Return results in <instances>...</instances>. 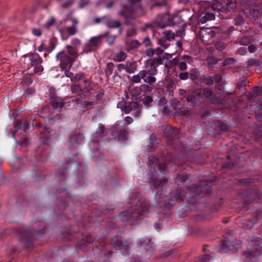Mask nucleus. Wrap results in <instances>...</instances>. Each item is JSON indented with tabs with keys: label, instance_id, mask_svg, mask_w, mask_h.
I'll use <instances>...</instances> for the list:
<instances>
[{
	"label": "nucleus",
	"instance_id": "nucleus-1",
	"mask_svg": "<svg viewBox=\"0 0 262 262\" xmlns=\"http://www.w3.org/2000/svg\"><path fill=\"white\" fill-rule=\"evenodd\" d=\"M65 48L67 50V52L64 50L60 51L56 54L55 58L59 62L61 69H70L79 54L72 46L67 45Z\"/></svg>",
	"mask_w": 262,
	"mask_h": 262
},
{
	"label": "nucleus",
	"instance_id": "nucleus-2",
	"mask_svg": "<svg viewBox=\"0 0 262 262\" xmlns=\"http://www.w3.org/2000/svg\"><path fill=\"white\" fill-rule=\"evenodd\" d=\"M137 210L136 212H129L124 211L120 214V218L123 221H128L131 219L140 218L142 216H147L148 214V208L145 203H140L137 206Z\"/></svg>",
	"mask_w": 262,
	"mask_h": 262
},
{
	"label": "nucleus",
	"instance_id": "nucleus-3",
	"mask_svg": "<svg viewBox=\"0 0 262 262\" xmlns=\"http://www.w3.org/2000/svg\"><path fill=\"white\" fill-rule=\"evenodd\" d=\"M107 36L105 32L96 36L92 37L83 46V49L80 54H88L96 50L102 44V38Z\"/></svg>",
	"mask_w": 262,
	"mask_h": 262
},
{
	"label": "nucleus",
	"instance_id": "nucleus-4",
	"mask_svg": "<svg viewBox=\"0 0 262 262\" xmlns=\"http://www.w3.org/2000/svg\"><path fill=\"white\" fill-rule=\"evenodd\" d=\"M163 59L161 57L150 58L144 62V68L143 70L148 73L156 75L158 73L157 67L163 63Z\"/></svg>",
	"mask_w": 262,
	"mask_h": 262
},
{
	"label": "nucleus",
	"instance_id": "nucleus-5",
	"mask_svg": "<svg viewBox=\"0 0 262 262\" xmlns=\"http://www.w3.org/2000/svg\"><path fill=\"white\" fill-rule=\"evenodd\" d=\"M219 33L217 29H204L200 32V37L206 44L211 43L213 41V38Z\"/></svg>",
	"mask_w": 262,
	"mask_h": 262
},
{
	"label": "nucleus",
	"instance_id": "nucleus-6",
	"mask_svg": "<svg viewBox=\"0 0 262 262\" xmlns=\"http://www.w3.org/2000/svg\"><path fill=\"white\" fill-rule=\"evenodd\" d=\"M262 252V248L259 245H256L252 248L251 251H246L244 255L246 258L247 262H256L257 256Z\"/></svg>",
	"mask_w": 262,
	"mask_h": 262
},
{
	"label": "nucleus",
	"instance_id": "nucleus-7",
	"mask_svg": "<svg viewBox=\"0 0 262 262\" xmlns=\"http://www.w3.org/2000/svg\"><path fill=\"white\" fill-rule=\"evenodd\" d=\"M120 9L121 10L119 12V15L122 16L126 19V23L127 25H128L129 23V21L130 19H134L136 17L135 15L134 11H133L126 6L121 5Z\"/></svg>",
	"mask_w": 262,
	"mask_h": 262
},
{
	"label": "nucleus",
	"instance_id": "nucleus-8",
	"mask_svg": "<svg viewBox=\"0 0 262 262\" xmlns=\"http://www.w3.org/2000/svg\"><path fill=\"white\" fill-rule=\"evenodd\" d=\"M119 72L124 70L127 73H133L137 70L136 65L133 61H127L124 64H119L117 66Z\"/></svg>",
	"mask_w": 262,
	"mask_h": 262
},
{
	"label": "nucleus",
	"instance_id": "nucleus-9",
	"mask_svg": "<svg viewBox=\"0 0 262 262\" xmlns=\"http://www.w3.org/2000/svg\"><path fill=\"white\" fill-rule=\"evenodd\" d=\"M50 103L54 110L61 111L66 102L62 98L54 95L50 98Z\"/></svg>",
	"mask_w": 262,
	"mask_h": 262
},
{
	"label": "nucleus",
	"instance_id": "nucleus-10",
	"mask_svg": "<svg viewBox=\"0 0 262 262\" xmlns=\"http://www.w3.org/2000/svg\"><path fill=\"white\" fill-rule=\"evenodd\" d=\"M236 6V4L234 0H227L225 5H217V8L213 7V9L217 11L227 12L230 11L231 9H234Z\"/></svg>",
	"mask_w": 262,
	"mask_h": 262
},
{
	"label": "nucleus",
	"instance_id": "nucleus-11",
	"mask_svg": "<svg viewBox=\"0 0 262 262\" xmlns=\"http://www.w3.org/2000/svg\"><path fill=\"white\" fill-rule=\"evenodd\" d=\"M241 242L238 241L237 242L233 243L229 238H226L222 243V248H229L230 250L236 251L241 246Z\"/></svg>",
	"mask_w": 262,
	"mask_h": 262
},
{
	"label": "nucleus",
	"instance_id": "nucleus-12",
	"mask_svg": "<svg viewBox=\"0 0 262 262\" xmlns=\"http://www.w3.org/2000/svg\"><path fill=\"white\" fill-rule=\"evenodd\" d=\"M83 84L87 85L89 84V82L88 81L84 80L82 83L80 84H74L72 85L71 87L72 93L73 94H78L81 96V93H84L86 91L88 90V88L86 89H85V88H82Z\"/></svg>",
	"mask_w": 262,
	"mask_h": 262
},
{
	"label": "nucleus",
	"instance_id": "nucleus-13",
	"mask_svg": "<svg viewBox=\"0 0 262 262\" xmlns=\"http://www.w3.org/2000/svg\"><path fill=\"white\" fill-rule=\"evenodd\" d=\"M141 72L143 76V81L145 83L151 85L156 81V75L144 70H141Z\"/></svg>",
	"mask_w": 262,
	"mask_h": 262
},
{
	"label": "nucleus",
	"instance_id": "nucleus-14",
	"mask_svg": "<svg viewBox=\"0 0 262 262\" xmlns=\"http://www.w3.org/2000/svg\"><path fill=\"white\" fill-rule=\"evenodd\" d=\"M127 50H135L140 46L139 42L137 40H126L125 41Z\"/></svg>",
	"mask_w": 262,
	"mask_h": 262
},
{
	"label": "nucleus",
	"instance_id": "nucleus-15",
	"mask_svg": "<svg viewBox=\"0 0 262 262\" xmlns=\"http://www.w3.org/2000/svg\"><path fill=\"white\" fill-rule=\"evenodd\" d=\"M252 11L246 12L249 17L252 20H255L260 16L259 9L257 7H252Z\"/></svg>",
	"mask_w": 262,
	"mask_h": 262
},
{
	"label": "nucleus",
	"instance_id": "nucleus-16",
	"mask_svg": "<svg viewBox=\"0 0 262 262\" xmlns=\"http://www.w3.org/2000/svg\"><path fill=\"white\" fill-rule=\"evenodd\" d=\"M127 57V54L124 52L121 51L118 53H116L113 59L116 62H121L124 61Z\"/></svg>",
	"mask_w": 262,
	"mask_h": 262
},
{
	"label": "nucleus",
	"instance_id": "nucleus-17",
	"mask_svg": "<svg viewBox=\"0 0 262 262\" xmlns=\"http://www.w3.org/2000/svg\"><path fill=\"white\" fill-rule=\"evenodd\" d=\"M64 30L67 31L69 35H74L77 32V26L73 25L71 26H67L64 27Z\"/></svg>",
	"mask_w": 262,
	"mask_h": 262
},
{
	"label": "nucleus",
	"instance_id": "nucleus-18",
	"mask_svg": "<svg viewBox=\"0 0 262 262\" xmlns=\"http://www.w3.org/2000/svg\"><path fill=\"white\" fill-rule=\"evenodd\" d=\"M241 226L246 229H251L254 224V223L251 220H244Z\"/></svg>",
	"mask_w": 262,
	"mask_h": 262
},
{
	"label": "nucleus",
	"instance_id": "nucleus-19",
	"mask_svg": "<svg viewBox=\"0 0 262 262\" xmlns=\"http://www.w3.org/2000/svg\"><path fill=\"white\" fill-rule=\"evenodd\" d=\"M162 34L164 38L169 41L173 39L175 36V34L170 31H165Z\"/></svg>",
	"mask_w": 262,
	"mask_h": 262
},
{
	"label": "nucleus",
	"instance_id": "nucleus-20",
	"mask_svg": "<svg viewBox=\"0 0 262 262\" xmlns=\"http://www.w3.org/2000/svg\"><path fill=\"white\" fill-rule=\"evenodd\" d=\"M106 26L110 28H117L121 26V24L118 20H109L106 23Z\"/></svg>",
	"mask_w": 262,
	"mask_h": 262
},
{
	"label": "nucleus",
	"instance_id": "nucleus-21",
	"mask_svg": "<svg viewBox=\"0 0 262 262\" xmlns=\"http://www.w3.org/2000/svg\"><path fill=\"white\" fill-rule=\"evenodd\" d=\"M141 79L143 80V76L141 71H140L137 75L133 76L132 81L134 83H140Z\"/></svg>",
	"mask_w": 262,
	"mask_h": 262
},
{
	"label": "nucleus",
	"instance_id": "nucleus-22",
	"mask_svg": "<svg viewBox=\"0 0 262 262\" xmlns=\"http://www.w3.org/2000/svg\"><path fill=\"white\" fill-rule=\"evenodd\" d=\"M114 68V64L112 62H108L106 66L105 73L107 76H110L112 73Z\"/></svg>",
	"mask_w": 262,
	"mask_h": 262
},
{
	"label": "nucleus",
	"instance_id": "nucleus-23",
	"mask_svg": "<svg viewBox=\"0 0 262 262\" xmlns=\"http://www.w3.org/2000/svg\"><path fill=\"white\" fill-rule=\"evenodd\" d=\"M186 100L189 105L192 106H194L200 102L196 100L195 96L194 95L188 96L187 97Z\"/></svg>",
	"mask_w": 262,
	"mask_h": 262
},
{
	"label": "nucleus",
	"instance_id": "nucleus-24",
	"mask_svg": "<svg viewBox=\"0 0 262 262\" xmlns=\"http://www.w3.org/2000/svg\"><path fill=\"white\" fill-rule=\"evenodd\" d=\"M68 20H70L72 24V25L77 26V25L78 24V19L73 17L72 14H69L67 15L66 18L63 20V21L65 23Z\"/></svg>",
	"mask_w": 262,
	"mask_h": 262
},
{
	"label": "nucleus",
	"instance_id": "nucleus-25",
	"mask_svg": "<svg viewBox=\"0 0 262 262\" xmlns=\"http://www.w3.org/2000/svg\"><path fill=\"white\" fill-rule=\"evenodd\" d=\"M117 107L121 109L125 113L128 114L129 113V110L127 108V104L123 101H120L117 104Z\"/></svg>",
	"mask_w": 262,
	"mask_h": 262
},
{
	"label": "nucleus",
	"instance_id": "nucleus-26",
	"mask_svg": "<svg viewBox=\"0 0 262 262\" xmlns=\"http://www.w3.org/2000/svg\"><path fill=\"white\" fill-rule=\"evenodd\" d=\"M139 107V104L137 102H132L127 104V108L129 110V112L138 109Z\"/></svg>",
	"mask_w": 262,
	"mask_h": 262
},
{
	"label": "nucleus",
	"instance_id": "nucleus-27",
	"mask_svg": "<svg viewBox=\"0 0 262 262\" xmlns=\"http://www.w3.org/2000/svg\"><path fill=\"white\" fill-rule=\"evenodd\" d=\"M203 94L206 97L211 98L213 96V92L210 88H207L204 89Z\"/></svg>",
	"mask_w": 262,
	"mask_h": 262
},
{
	"label": "nucleus",
	"instance_id": "nucleus-28",
	"mask_svg": "<svg viewBox=\"0 0 262 262\" xmlns=\"http://www.w3.org/2000/svg\"><path fill=\"white\" fill-rule=\"evenodd\" d=\"M106 32L107 33V36L105 37H106V42L110 45H112L116 40V36L110 35H109L108 32Z\"/></svg>",
	"mask_w": 262,
	"mask_h": 262
},
{
	"label": "nucleus",
	"instance_id": "nucleus-29",
	"mask_svg": "<svg viewBox=\"0 0 262 262\" xmlns=\"http://www.w3.org/2000/svg\"><path fill=\"white\" fill-rule=\"evenodd\" d=\"M83 78V74L81 73L76 74L75 76H73L72 78L71 81L74 82H77Z\"/></svg>",
	"mask_w": 262,
	"mask_h": 262
},
{
	"label": "nucleus",
	"instance_id": "nucleus-30",
	"mask_svg": "<svg viewBox=\"0 0 262 262\" xmlns=\"http://www.w3.org/2000/svg\"><path fill=\"white\" fill-rule=\"evenodd\" d=\"M248 64L258 67L261 64V62L258 59H251L248 61Z\"/></svg>",
	"mask_w": 262,
	"mask_h": 262
},
{
	"label": "nucleus",
	"instance_id": "nucleus-31",
	"mask_svg": "<svg viewBox=\"0 0 262 262\" xmlns=\"http://www.w3.org/2000/svg\"><path fill=\"white\" fill-rule=\"evenodd\" d=\"M225 43L222 41H218L215 44V47L219 51H222L225 48Z\"/></svg>",
	"mask_w": 262,
	"mask_h": 262
},
{
	"label": "nucleus",
	"instance_id": "nucleus-32",
	"mask_svg": "<svg viewBox=\"0 0 262 262\" xmlns=\"http://www.w3.org/2000/svg\"><path fill=\"white\" fill-rule=\"evenodd\" d=\"M31 63L33 66H35L39 64L41 62L40 58L38 56H33L31 59Z\"/></svg>",
	"mask_w": 262,
	"mask_h": 262
},
{
	"label": "nucleus",
	"instance_id": "nucleus-33",
	"mask_svg": "<svg viewBox=\"0 0 262 262\" xmlns=\"http://www.w3.org/2000/svg\"><path fill=\"white\" fill-rule=\"evenodd\" d=\"M137 34L136 29L134 28H131L127 30L126 36L127 37H132Z\"/></svg>",
	"mask_w": 262,
	"mask_h": 262
},
{
	"label": "nucleus",
	"instance_id": "nucleus-34",
	"mask_svg": "<svg viewBox=\"0 0 262 262\" xmlns=\"http://www.w3.org/2000/svg\"><path fill=\"white\" fill-rule=\"evenodd\" d=\"M71 43L73 46L77 47L81 45V41L78 38H74L71 40Z\"/></svg>",
	"mask_w": 262,
	"mask_h": 262
},
{
	"label": "nucleus",
	"instance_id": "nucleus-35",
	"mask_svg": "<svg viewBox=\"0 0 262 262\" xmlns=\"http://www.w3.org/2000/svg\"><path fill=\"white\" fill-rule=\"evenodd\" d=\"M172 21L173 24H179L184 21L182 19L181 16L180 15H176L172 18Z\"/></svg>",
	"mask_w": 262,
	"mask_h": 262
},
{
	"label": "nucleus",
	"instance_id": "nucleus-36",
	"mask_svg": "<svg viewBox=\"0 0 262 262\" xmlns=\"http://www.w3.org/2000/svg\"><path fill=\"white\" fill-rule=\"evenodd\" d=\"M152 99L150 96H146L143 101V104L145 106H148L149 104L152 102Z\"/></svg>",
	"mask_w": 262,
	"mask_h": 262
},
{
	"label": "nucleus",
	"instance_id": "nucleus-37",
	"mask_svg": "<svg viewBox=\"0 0 262 262\" xmlns=\"http://www.w3.org/2000/svg\"><path fill=\"white\" fill-rule=\"evenodd\" d=\"M178 66L180 70L184 71L187 69V66L185 62H180L178 63Z\"/></svg>",
	"mask_w": 262,
	"mask_h": 262
},
{
	"label": "nucleus",
	"instance_id": "nucleus-38",
	"mask_svg": "<svg viewBox=\"0 0 262 262\" xmlns=\"http://www.w3.org/2000/svg\"><path fill=\"white\" fill-rule=\"evenodd\" d=\"M158 43L164 49L167 48L169 45L166 42V40L164 39H159L158 41Z\"/></svg>",
	"mask_w": 262,
	"mask_h": 262
},
{
	"label": "nucleus",
	"instance_id": "nucleus-39",
	"mask_svg": "<svg viewBox=\"0 0 262 262\" xmlns=\"http://www.w3.org/2000/svg\"><path fill=\"white\" fill-rule=\"evenodd\" d=\"M240 42L241 45L246 46L249 43L250 40L248 37L244 36L242 38Z\"/></svg>",
	"mask_w": 262,
	"mask_h": 262
},
{
	"label": "nucleus",
	"instance_id": "nucleus-40",
	"mask_svg": "<svg viewBox=\"0 0 262 262\" xmlns=\"http://www.w3.org/2000/svg\"><path fill=\"white\" fill-rule=\"evenodd\" d=\"M185 35V30L183 29L179 30L176 32L175 36L182 37Z\"/></svg>",
	"mask_w": 262,
	"mask_h": 262
},
{
	"label": "nucleus",
	"instance_id": "nucleus-41",
	"mask_svg": "<svg viewBox=\"0 0 262 262\" xmlns=\"http://www.w3.org/2000/svg\"><path fill=\"white\" fill-rule=\"evenodd\" d=\"M182 59L185 60V61L187 62L188 63H191L192 62V58L188 55H183L182 57Z\"/></svg>",
	"mask_w": 262,
	"mask_h": 262
},
{
	"label": "nucleus",
	"instance_id": "nucleus-42",
	"mask_svg": "<svg viewBox=\"0 0 262 262\" xmlns=\"http://www.w3.org/2000/svg\"><path fill=\"white\" fill-rule=\"evenodd\" d=\"M62 71H64V73L66 76L67 77H69L71 78V80H72V78L73 77V73L69 71L70 69H61Z\"/></svg>",
	"mask_w": 262,
	"mask_h": 262
},
{
	"label": "nucleus",
	"instance_id": "nucleus-43",
	"mask_svg": "<svg viewBox=\"0 0 262 262\" xmlns=\"http://www.w3.org/2000/svg\"><path fill=\"white\" fill-rule=\"evenodd\" d=\"M145 54L148 57H151V56H154L155 54L154 49H147L145 51Z\"/></svg>",
	"mask_w": 262,
	"mask_h": 262
},
{
	"label": "nucleus",
	"instance_id": "nucleus-44",
	"mask_svg": "<svg viewBox=\"0 0 262 262\" xmlns=\"http://www.w3.org/2000/svg\"><path fill=\"white\" fill-rule=\"evenodd\" d=\"M234 60L232 58H229L225 59L223 62V66H226L228 64L233 63Z\"/></svg>",
	"mask_w": 262,
	"mask_h": 262
},
{
	"label": "nucleus",
	"instance_id": "nucleus-45",
	"mask_svg": "<svg viewBox=\"0 0 262 262\" xmlns=\"http://www.w3.org/2000/svg\"><path fill=\"white\" fill-rule=\"evenodd\" d=\"M89 3V0H80L79 4V7L80 8H82L85 6L88 5Z\"/></svg>",
	"mask_w": 262,
	"mask_h": 262
},
{
	"label": "nucleus",
	"instance_id": "nucleus-46",
	"mask_svg": "<svg viewBox=\"0 0 262 262\" xmlns=\"http://www.w3.org/2000/svg\"><path fill=\"white\" fill-rule=\"evenodd\" d=\"M32 33L36 36H40L41 35V31L40 29L35 28L32 30Z\"/></svg>",
	"mask_w": 262,
	"mask_h": 262
},
{
	"label": "nucleus",
	"instance_id": "nucleus-47",
	"mask_svg": "<svg viewBox=\"0 0 262 262\" xmlns=\"http://www.w3.org/2000/svg\"><path fill=\"white\" fill-rule=\"evenodd\" d=\"M188 76L189 75L187 72H183L180 74L179 78L181 80H186L188 79Z\"/></svg>",
	"mask_w": 262,
	"mask_h": 262
},
{
	"label": "nucleus",
	"instance_id": "nucleus-48",
	"mask_svg": "<svg viewBox=\"0 0 262 262\" xmlns=\"http://www.w3.org/2000/svg\"><path fill=\"white\" fill-rule=\"evenodd\" d=\"M43 70V68L41 65H38L35 67L34 72L36 73H40Z\"/></svg>",
	"mask_w": 262,
	"mask_h": 262
},
{
	"label": "nucleus",
	"instance_id": "nucleus-49",
	"mask_svg": "<svg viewBox=\"0 0 262 262\" xmlns=\"http://www.w3.org/2000/svg\"><path fill=\"white\" fill-rule=\"evenodd\" d=\"M201 261L202 262H210V256L208 254L204 255L202 257Z\"/></svg>",
	"mask_w": 262,
	"mask_h": 262
},
{
	"label": "nucleus",
	"instance_id": "nucleus-50",
	"mask_svg": "<svg viewBox=\"0 0 262 262\" xmlns=\"http://www.w3.org/2000/svg\"><path fill=\"white\" fill-rule=\"evenodd\" d=\"M73 3V0H69L68 2L64 3L61 5V7L63 8H67L72 5Z\"/></svg>",
	"mask_w": 262,
	"mask_h": 262
},
{
	"label": "nucleus",
	"instance_id": "nucleus-51",
	"mask_svg": "<svg viewBox=\"0 0 262 262\" xmlns=\"http://www.w3.org/2000/svg\"><path fill=\"white\" fill-rule=\"evenodd\" d=\"M143 43L145 47H148L151 45V41L148 37H146L144 39Z\"/></svg>",
	"mask_w": 262,
	"mask_h": 262
},
{
	"label": "nucleus",
	"instance_id": "nucleus-52",
	"mask_svg": "<svg viewBox=\"0 0 262 262\" xmlns=\"http://www.w3.org/2000/svg\"><path fill=\"white\" fill-rule=\"evenodd\" d=\"M47 46L44 43H41V44L39 46V47L38 48L37 50L41 52H42L47 49Z\"/></svg>",
	"mask_w": 262,
	"mask_h": 262
},
{
	"label": "nucleus",
	"instance_id": "nucleus-53",
	"mask_svg": "<svg viewBox=\"0 0 262 262\" xmlns=\"http://www.w3.org/2000/svg\"><path fill=\"white\" fill-rule=\"evenodd\" d=\"M238 53L241 55H245L246 52H247V49H246V47H242V48H240L238 50Z\"/></svg>",
	"mask_w": 262,
	"mask_h": 262
},
{
	"label": "nucleus",
	"instance_id": "nucleus-54",
	"mask_svg": "<svg viewBox=\"0 0 262 262\" xmlns=\"http://www.w3.org/2000/svg\"><path fill=\"white\" fill-rule=\"evenodd\" d=\"M55 22V19L54 18H50L48 21L45 24L46 27H49L52 25Z\"/></svg>",
	"mask_w": 262,
	"mask_h": 262
},
{
	"label": "nucleus",
	"instance_id": "nucleus-55",
	"mask_svg": "<svg viewBox=\"0 0 262 262\" xmlns=\"http://www.w3.org/2000/svg\"><path fill=\"white\" fill-rule=\"evenodd\" d=\"M114 4L115 1H110L106 4L105 7L107 9H110L114 6Z\"/></svg>",
	"mask_w": 262,
	"mask_h": 262
},
{
	"label": "nucleus",
	"instance_id": "nucleus-56",
	"mask_svg": "<svg viewBox=\"0 0 262 262\" xmlns=\"http://www.w3.org/2000/svg\"><path fill=\"white\" fill-rule=\"evenodd\" d=\"M127 139V137L125 134H120L118 136V140L119 141L125 140Z\"/></svg>",
	"mask_w": 262,
	"mask_h": 262
},
{
	"label": "nucleus",
	"instance_id": "nucleus-57",
	"mask_svg": "<svg viewBox=\"0 0 262 262\" xmlns=\"http://www.w3.org/2000/svg\"><path fill=\"white\" fill-rule=\"evenodd\" d=\"M236 25H240L244 21V18L242 16H238L236 18Z\"/></svg>",
	"mask_w": 262,
	"mask_h": 262
},
{
	"label": "nucleus",
	"instance_id": "nucleus-58",
	"mask_svg": "<svg viewBox=\"0 0 262 262\" xmlns=\"http://www.w3.org/2000/svg\"><path fill=\"white\" fill-rule=\"evenodd\" d=\"M154 51L155 54L157 55H159L163 52V51L160 48H157L156 49H155Z\"/></svg>",
	"mask_w": 262,
	"mask_h": 262
},
{
	"label": "nucleus",
	"instance_id": "nucleus-59",
	"mask_svg": "<svg viewBox=\"0 0 262 262\" xmlns=\"http://www.w3.org/2000/svg\"><path fill=\"white\" fill-rule=\"evenodd\" d=\"M158 103L159 105H164L166 103V101L165 98H161L158 101Z\"/></svg>",
	"mask_w": 262,
	"mask_h": 262
},
{
	"label": "nucleus",
	"instance_id": "nucleus-60",
	"mask_svg": "<svg viewBox=\"0 0 262 262\" xmlns=\"http://www.w3.org/2000/svg\"><path fill=\"white\" fill-rule=\"evenodd\" d=\"M222 79V77L220 74H216L214 76V80L216 82H220Z\"/></svg>",
	"mask_w": 262,
	"mask_h": 262
},
{
	"label": "nucleus",
	"instance_id": "nucleus-61",
	"mask_svg": "<svg viewBox=\"0 0 262 262\" xmlns=\"http://www.w3.org/2000/svg\"><path fill=\"white\" fill-rule=\"evenodd\" d=\"M124 120L128 124H130L133 122V118L129 116L126 117L124 119Z\"/></svg>",
	"mask_w": 262,
	"mask_h": 262
},
{
	"label": "nucleus",
	"instance_id": "nucleus-62",
	"mask_svg": "<svg viewBox=\"0 0 262 262\" xmlns=\"http://www.w3.org/2000/svg\"><path fill=\"white\" fill-rule=\"evenodd\" d=\"M206 17L207 19L212 20L214 18V15L212 14L207 13L206 15Z\"/></svg>",
	"mask_w": 262,
	"mask_h": 262
},
{
	"label": "nucleus",
	"instance_id": "nucleus-63",
	"mask_svg": "<svg viewBox=\"0 0 262 262\" xmlns=\"http://www.w3.org/2000/svg\"><path fill=\"white\" fill-rule=\"evenodd\" d=\"M104 128L103 127H99L97 130L96 134L101 135L103 133Z\"/></svg>",
	"mask_w": 262,
	"mask_h": 262
},
{
	"label": "nucleus",
	"instance_id": "nucleus-64",
	"mask_svg": "<svg viewBox=\"0 0 262 262\" xmlns=\"http://www.w3.org/2000/svg\"><path fill=\"white\" fill-rule=\"evenodd\" d=\"M248 50L250 53H253L255 50V47L253 45H250L248 47Z\"/></svg>",
	"mask_w": 262,
	"mask_h": 262
}]
</instances>
